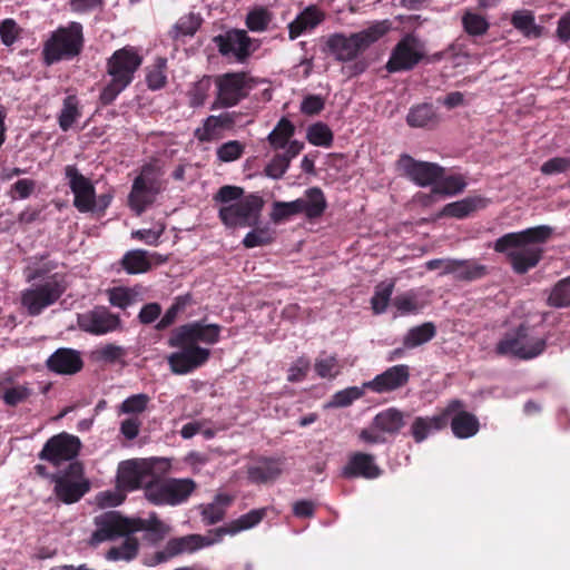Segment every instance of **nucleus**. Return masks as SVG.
I'll return each mask as SVG.
<instances>
[{
  "instance_id": "f257e3e1",
  "label": "nucleus",
  "mask_w": 570,
  "mask_h": 570,
  "mask_svg": "<svg viewBox=\"0 0 570 570\" xmlns=\"http://www.w3.org/2000/svg\"><path fill=\"white\" fill-rule=\"evenodd\" d=\"M95 525L96 530L90 539L91 544L124 538L121 544L111 547L106 554L107 559L112 561H130L137 556L139 542L134 535L136 532L144 530L155 532L167 531V525L158 520L155 514L145 520L140 518H125L116 511L96 517Z\"/></svg>"
},
{
  "instance_id": "f03ea898",
  "label": "nucleus",
  "mask_w": 570,
  "mask_h": 570,
  "mask_svg": "<svg viewBox=\"0 0 570 570\" xmlns=\"http://www.w3.org/2000/svg\"><path fill=\"white\" fill-rule=\"evenodd\" d=\"M219 325L200 322L181 325L174 330L168 338V345L178 351L167 357L171 372L184 375L204 365L210 356V351L199 346V343L213 345L219 341Z\"/></svg>"
},
{
  "instance_id": "7ed1b4c3",
  "label": "nucleus",
  "mask_w": 570,
  "mask_h": 570,
  "mask_svg": "<svg viewBox=\"0 0 570 570\" xmlns=\"http://www.w3.org/2000/svg\"><path fill=\"white\" fill-rule=\"evenodd\" d=\"M550 235L551 228L544 225L508 233L494 242L493 249L507 256L515 273L524 274L540 262L542 256L540 245Z\"/></svg>"
},
{
  "instance_id": "20e7f679",
  "label": "nucleus",
  "mask_w": 570,
  "mask_h": 570,
  "mask_svg": "<svg viewBox=\"0 0 570 570\" xmlns=\"http://www.w3.org/2000/svg\"><path fill=\"white\" fill-rule=\"evenodd\" d=\"M214 200L220 204L218 215L223 224L232 228L256 226L264 206L261 196H244L243 188L230 185L220 187Z\"/></svg>"
},
{
  "instance_id": "39448f33",
  "label": "nucleus",
  "mask_w": 570,
  "mask_h": 570,
  "mask_svg": "<svg viewBox=\"0 0 570 570\" xmlns=\"http://www.w3.org/2000/svg\"><path fill=\"white\" fill-rule=\"evenodd\" d=\"M141 63L142 57L135 47L116 50L107 61L109 80L100 94L101 101L106 105L112 102L131 83Z\"/></svg>"
},
{
  "instance_id": "423d86ee",
  "label": "nucleus",
  "mask_w": 570,
  "mask_h": 570,
  "mask_svg": "<svg viewBox=\"0 0 570 570\" xmlns=\"http://www.w3.org/2000/svg\"><path fill=\"white\" fill-rule=\"evenodd\" d=\"M390 29L387 21L372 24L360 32L344 36L335 33L327 38L326 46L331 55L338 61H351L364 51L371 43L379 40Z\"/></svg>"
},
{
  "instance_id": "0eeeda50",
  "label": "nucleus",
  "mask_w": 570,
  "mask_h": 570,
  "mask_svg": "<svg viewBox=\"0 0 570 570\" xmlns=\"http://www.w3.org/2000/svg\"><path fill=\"white\" fill-rule=\"evenodd\" d=\"M82 43L83 36L80 23L71 22L67 27L59 28L45 43L42 51L45 62L51 65L63 59H71L81 51Z\"/></svg>"
},
{
  "instance_id": "6e6552de",
  "label": "nucleus",
  "mask_w": 570,
  "mask_h": 570,
  "mask_svg": "<svg viewBox=\"0 0 570 570\" xmlns=\"http://www.w3.org/2000/svg\"><path fill=\"white\" fill-rule=\"evenodd\" d=\"M546 348V341L533 328L520 326L507 333L497 344L500 355L514 356L522 360L533 358Z\"/></svg>"
},
{
  "instance_id": "1a4fd4ad",
  "label": "nucleus",
  "mask_w": 570,
  "mask_h": 570,
  "mask_svg": "<svg viewBox=\"0 0 570 570\" xmlns=\"http://www.w3.org/2000/svg\"><path fill=\"white\" fill-rule=\"evenodd\" d=\"M165 465L160 459H131L122 461L117 470V484L125 491L145 489L158 475V470Z\"/></svg>"
},
{
  "instance_id": "9d476101",
  "label": "nucleus",
  "mask_w": 570,
  "mask_h": 570,
  "mask_svg": "<svg viewBox=\"0 0 570 570\" xmlns=\"http://www.w3.org/2000/svg\"><path fill=\"white\" fill-rule=\"evenodd\" d=\"M195 487L191 479L161 480L157 475L145 489V497L157 505H178L188 499Z\"/></svg>"
},
{
  "instance_id": "9b49d317",
  "label": "nucleus",
  "mask_w": 570,
  "mask_h": 570,
  "mask_svg": "<svg viewBox=\"0 0 570 570\" xmlns=\"http://www.w3.org/2000/svg\"><path fill=\"white\" fill-rule=\"evenodd\" d=\"M216 99L212 106L215 108H229L244 99L249 89V80L244 72H227L215 77Z\"/></svg>"
},
{
  "instance_id": "f8f14e48",
  "label": "nucleus",
  "mask_w": 570,
  "mask_h": 570,
  "mask_svg": "<svg viewBox=\"0 0 570 570\" xmlns=\"http://www.w3.org/2000/svg\"><path fill=\"white\" fill-rule=\"evenodd\" d=\"M161 190L160 173L151 165L144 166L135 179L129 194L130 207L139 215L150 205Z\"/></svg>"
},
{
  "instance_id": "ddd939ff",
  "label": "nucleus",
  "mask_w": 570,
  "mask_h": 570,
  "mask_svg": "<svg viewBox=\"0 0 570 570\" xmlns=\"http://www.w3.org/2000/svg\"><path fill=\"white\" fill-rule=\"evenodd\" d=\"M63 293L56 277L47 278L42 284H35L21 293V304L32 316L39 315L52 305Z\"/></svg>"
},
{
  "instance_id": "4468645a",
  "label": "nucleus",
  "mask_w": 570,
  "mask_h": 570,
  "mask_svg": "<svg viewBox=\"0 0 570 570\" xmlns=\"http://www.w3.org/2000/svg\"><path fill=\"white\" fill-rule=\"evenodd\" d=\"M55 492L65 503L77 502L89 490V482L83 478L79 463H71L68 470L55 478Z\"/></svg>"
},
{
  "instance_id": "2eb2a0df",
  "label": "nucleus",
  "mask_w": 570,
  "mask_h": 570,
  "mask_svg": "<svg viewBox=\"0 0 570 570\" xmlns=\"http://www.w3.org/2000/svg\"><path fill=\"white\" fill-rule=\"evenodd\" d=\"M81 448L79 438L59 433L51 436L39 453V459L48 461L53 465H60L63 462L73 460Z\"/></svg>"
},
{
  "instance_id": "dca6fc26",
  "label": "nucleus",
  "mask_w": 570,
  "mask_h": 570,
  "mask_svg": "<svg viewBox=\"0 0 570 570\" xmlns=\"http://www.w3.org/2000/svg\"><path fill=\"white\" fill-rule=\"evenodd\" d=\"M65 175L75 196L73 206L80 213L94 212L97 207V199L91 180L79 173L72 165H68L65 168Z\"/></svg>"
},
{
  "instance_id": "f3484780",
  "label": "nucleus",
  "mask_w": 570,
  "mask_h": 570,
  "mask_svg": "<svg viewBox=\"0 0 570 570\" xmlns=\"http://www.w3.org/2000/svg\"><path fill=\"white\" fill-rule=\"evenodd\" d=\"M423 56L422 43L415 37L406 36L394 48L386 67L391 72L410 70L419 63Z\"/></svg>"
},
{
  "instance_id": "a211bd4d",
  "label": "nucleus",
  "mask_w": 570,
  "mask_h": 570,
  "mask_svg": "<svg viewBox=\"0 0 570 570\" xmlns=\"http://www.w3.org/2000/svg\"><path fill=\"white\" fill-rule=\"evenodd\" d=\"M397 168L416 185L425 187L439 181L443 176V168L433 163L416 161L409 155H402L397 160Z\"/></svg>"
},
{
  "instance_id": "6ab92c4d",
  "label": "nucleus",
  "mask_w": 570,
  "mask_h": 570,
  "mask_svg": "<svg viewBox=\"0 0 570 570\" xmlns=\"http://www.w3.org/2000/svg\"><path fill=\"white\" fill-rule=\"evenodd\" d=\"M440 264H444V274H451L460 281H475L487 274V266L474 259H431L425 263V267L434 271V267Z\"/></svg>"
},
{
  "instance_id": "aec40b11",
  "label": "nucleus",
  "mask_w": 570,
  "mask_h": 570,
  "mask_svg": "<svg viewBox=\"0 0 570 570\" xmlns=\"http://www.w3.org/2000/svg\"><path fill=\"white\" fill-rule=\"evenodd\" d=\"M78 326L90 334L104 335L120 327V320L107 308L97 307L78 315Z\"/></svg>"
},
{
  "instance_id": "412c9836",
  "label": "nucleus",
  "mask_w": 570,
  "mask_h": 570,
  "mask_svg": "<svg viewBox=\"0 0 570 570\" xmlns=\"http://www.w3.org/2000/svg\"><path fill=\"white\" fill-rule=\"evenodd\" d=\"M459 407H462L461 402L454 400V401L450 402L449 405L446 406V409L440 414H436L433 416L415 417V420L413 421V423L411 425V434H412L413 439L415 440V442L420 443V442L424 441L425 439H428L433 433L445 428L449 416L451 414H454V412Z\"/></svg>"
},
{
  "instance_id": "4be33fe9",
  "label": "nucleus",
  "mask_w": 570,
  "mask_h": 570,
  "mask_svg": "<svg viewBox=\"0 0 570 570\" xmlns=\"http://www.w3.org/2000/svg\"><path fill=\"white\" fill-rule=\"evenodd\" d=\"M214 42L223 56L243 61L250 49V39L244 30H230L214 38Z\"/></svg>"
},
{
  "instance_id": "5701e85b",
  "label": "nucleus",
  "mask_w": 570,
  "mask_h": 570,
  "mask_svg": "<svg viewBox=\"0 0 570 570\" xmlns=\"http://www.w3.org/2000/svg\"><path fill=\"white\" fill-rule=\"evenodd\" d=\"M409 379L410 367L405 364H400L389 367L373 380L365 382L363 387L375 393H386L403 386L407 383Z\"/></svg>"
},
{
  "instance_id": "b1692460",
  "label": "nucleus",
  "mask_w": 570,
  "mask_h": 570,
  "mask_svg": "<svg viewBox=\"0 0 570 570\" xmlns=\"http://www.w3.org/2000/svg\"><path fill=\"white\" fill-rule=\"evenodd\" d=\"M236 122L235 112H223L208 116L203 125L195 129V137L202 141H214L223 137V131L232 129Z\"/></svg>"
},
{
  "instance_id": "393cba45",
  "label": "nucleus",
  "mask_w": 570,
  "mask_h": 570,
  "mask_svg": "<svg viewBox=\"0 0 570 570\" xmlns=\"http://www.w3.org/2000/svg\"><path fill=\"white\" fill-rule=\"evenodd\" d=\"M218 542H220V539L217 530L208 535L189 534L168 541L166 551L168 554L175 556L185 552H194L198 549L210 547Z\"/></svg>"
},
{
  "instance_id": "a878e982",
  "label": "nucleus",
  "mask_w": 570,
  "mask_h": 570,
  "mask_svg": "<svg viewBox=\"0 0 570 570\" xmlns=\"http://www.w3.org/2000/svg\"><path fill=\"white\" fill-rule=\"evenodd\" d=\"M325 18L323 11L315 6L305 8L289 24L288 37L295 40L299 36L314 30Z\"/></svg>"
},
{
  "instance_id": "bb28decb",
  "label": "nucleus",
  "mask_w": 570,
  "mask_h": 570,
  "mask_svg": "<svg viewBox=\"0 0 570 570\" xmlns=\"http://www.w3.org/2000/svg\"><path fill=\"white\" fill-rule=\"evenodd\" d=\"M47 365L59 374H75L81 370L82 360L73 350L59 348L47 360Z\"/></svg>"
},
{
  "instance_id": "cd10ccee",
  "label": "nucleus",
  "mask_w": 570,
  "mask_h": 570,
  "mask_svg": "<svg viewBox=\"0 0 570 570\" xmlns=\"http://www.w3.org/2000/svg\"><path fill=\"white\" fill-rule=\"evenodd\" d=\"M343 474L347 478L362 476L365 479H375L380 476L381 469L375 464L372 455L355 453L344 466Z\"/></svg>"
},
{
  "instance_id": "c85d7f7f",
  "label": "nucleus",
  "mask_w": 570,
  "mask_h": 570,
  "mask_svg": "<svg viewBox=\"0 0 570 570\" xmlns=\"http://www.w3.org/2000/svg\"><path fill=\"white\" fill-rule=\"evenodd\" d=\"M295 203L299 204L298 215L303 214L308 219L322 216L327 206L324 193L317 187L308 188L303 197L295 199Z\"/></svg>"
},
{
  "instance_id": "c756f323",
  "label": "nucleus",
  "mask_w": 570,
  "mask_h": 570,
  "mask_svg": "<svg viewBox=\"0 0 570 570\" xmlns=\"http://www.w3.org/2000/svg\"><path fill=\"white\" fill-rule=\"evenodd\" d=\"M157 254H150L142 249H132L127 252L121 261L124 269L128 274H141L148 272L153 264H158L161 261Z\"/></svg>"
},
{
  "instance_id": "7c9ffc66",
  "label": "nucleus",
  "mask_w": 570,
  "mask_h": 570,
  "mask_svg": "<svg viewBox=\"0 0 570 570\" xmlns=\"http://www.w3.org/2000/svg\"><path fill=\"white\" fill-rule=\"evenodd\" d=\"M283 461L279 459H262L248 468V478L255 483L273 481L281 475Z\"/></svg>"
},
{
  "instance_id": "2f4dec72",
  "label": "nucleus",
  "mask_w": 570,
  "mask_h": 570,
  "mask_svg": "<svg viewBox=\"0 0 570 570\" xmlns=\"http://www.w3.org/2000/svg\"><path fill=\"white\" fill-rule=\"evenodd\" d=\"M422 289H410L396 295L393 306L400 315L417 314L424 308L426 302L422 299Z\"/></svg>"
},
{
  "instance_id": "473e14b6",
  "label": "nucleus",
  "mask_w": 570,
  "mask_h": 570,
  "mask_svg": "<svg viewBox=\"0 0 570 570\" xmlns=\"http://www.w3.org/2000/svg\"><path fill=\"white\" fill-rule=\"evenodd\" d=\"M373 421L375 428L381 430L384 435H394L404 425V414L395 407H390L376 414Z\"/></svg>"
},
{
  "instance_id": "72a5a7b5",
  "label": "nucleus",
  "mask_w": 570,
  "mask_h": 570,
  "mask_svg": "<svg viewBox=\"0 0 570 570\" xmlns=\"http://www.w3.org/2000/svg\"><path fill=\"white\" fill-rule=\"evenodd\" d=\"M265 515V509L252 510L246 514L240 515L226 527L217 529L219 539L222 540L225 534L234 535L240 531L252 529L258 524Z\"/></svg>"
},
{
  "instance_id": "f704fd0d",
  "label": "nucleus",
  "mask_w": 570,
  "mask_h": 570,
  "mask_svg": "<svg viewBox=\"0 0 570 570\" xmlns=\"http://www.w3.org/2000/svg\"><path fill=\"white\" fill-rule=\"evenodd\" d=\"M512 26L525 38L535 39L542 35L543 28L535 23V18L530 10H517L511 17Z\"/></svg>"
},
{
  "instance_id": "c9c22d12",
  "label": "nucleus",
  "mask_w": 570,
  "mask_h": 570,
  "mask_svg": "<svg viewBox=\"0 0 570 570\" xmlns=\"http://www.w3.org/2000/svg\"><path fill=\"white\" fill-rule=\"evenodd\" d=\"M81 106L75 95H68L62 101V107L58 115V124L62 131H68L81 117Z\"/></svg>"
},
{
  "instance_id": "e433bc0d",
  "label": "nucleus",
  "mask_w": 570,
  "mask_h": 570,
  "mask_svg": "<svg viewBox=\"0 0 570 570\" xmlns=\"http://www.w3.org/2000/svg\"><path fill=\"white\" fill-rule=\"evenodd\" d=\"M460 409L461 407L454 412L455 415L452 417V432L459 439H468L476 434L479 431V421L471 413L464 411L458 412Z\"/></svg>"
},
{
  "instance_id": "4c0bfd02",
  "label": "nucleus",
  "mask_w": 570,
  "mask_h": 570,
  "mask_svg": "<svg viewBox=\"0 0 570 570\" xmlns=\"http://www.w3.org/2000/svg\"><path fill=\"white\" fill-rule=\"evenodd\" d=\"M483 206V199L480 197H466L464 199L450 203L443 207L440 216L454 218H464L473 213L476 208Z\"/></svg>"
},
{
  "instance_id": "58836bf2",
  "label": "nucleus",
  "mask_w": 570,
  "mask_h": 570,
  "mask_svg": "<svg viewBox=\"0 0 570 570\" xmlns=\"http://www.w3.org/2000/svg\"><path fill=\"white\" fill-rule=\"evenodd\" d=\"M230 502V495L217 494L213 502L202 505L203 521L207 524H215L219 522L224 518L226 508Z\"/></svg>"
},
{
  "instance_id": "ea45409f",
  "label": "nucleus",
  "mask_w": 570,
  "mask_h": 570,
  "mask_svg": "<svg viewBox=\"0 0 570 570\" xmlns=\"http://www.w3.org/2000/svg\"><path fill=\"white\" fill-rule=\"evenodd\" d=\"M410 127H426L436 122V114L430 104H421L410 109L406 116Z\"/></svg>"
},
{
  "instance_id": "a19ab883",
  "label": "nucleus",
  "mask_w": 570,
  "mask_h": 570,
  "mask_svg": "<svg viewBox=\"0 0 570 570\" xmlns=\"http://www.w3.org/2000/svg\"><path fill=\"white\" fill-rule=\"evenodd\" d=\"M435 335V327L432 323H424L409 330L404 336L403 344L407 348H414L429 341Z\"/></svg>"
},
{
  "instance_id": "79ce46f5",
  "label": "nucleus",
  "mask_w": 570,
  "mask_h": 570,
  "mask_svg": "<svg viewBox=\"0 0 570 570\" xmlns=\"http://www.w3.org/2000/svg\"><path fill=\"white\" fill-rule=\"evenodd\" d=\"M294 125L288 119L282 118L276 127L269 132L267 140L274 149H283L294 135Z\"/></svg>"
},
{
  "instance_id": "37998d69",
  "label": "nucleus",
  "mask_w": 570,
  "mask_h": 570,
  "mask_svg": "<svg viewBox=\"0 0 570 570\" xmlns=\"http://www.w3.org/2000/svg\"><path fill=\"white\" fill-rule=\"evenodd\" d=\"M314 370L321 379L333 380L340 375L342 365L336 356L322 354L315 360Z\"/></svg>"
},
{
  "instance_id": "c03bdc74",
  "label": "nucleus",
  "mask_w": 570,
  "mask_h": 570,
  "mask_svg": "<svg viewBox=\"0 0 570 570\" xmlns=\"http://www.w3.org/2000/svg\"><path fill=\"white\" fill-rule=\"evenodd\" d=\"M365 387L350 386L336 392L324 405L325 409L346 407L363 396Z\"/></svg>"
},
{
  "instance_id": "a18cd8bd",
  "label": "nucleus",
  "mask_w": 570,
  "mask_h": 570,
  "mask_svg": "<svg viewBox=\"0 0 570 570\" xmlns=\"http://www.w3.org/2000/svg\"><path fill=\"white\" fill-rule=\"evenodd\" d=\"M466 186V181L461 175H451L441 177L432 189L434 195H455L461 193Z\"/></svg>"
},
{
  "instance_id": "49530a36",
  "label": "nucleus",
  "mask_w": 570,
  "mask_h": 570,
  "mask_svg": "<svg viewBox=\"0 0 570 570\" xmlns=\"http://www.w3.org/2000/svg\"><path fill=\"white\" fill-rule=\"evenodd\" d=\"M273 19L272 12L263 7L250 10L246 17V26L250 31L262 32L268 28Z\"/></svg>"
},
{
  "instance_id": "de8ad7c7",
  "label": "nucleus",
  "mask_w": 570,
  "mask_h": 570,
  "mask_svg": "<svg viewBox=\"0 0 570 570\" xmlns=\"http://www.w3.org/2000/svg\"><path fill=\"white\" fill-rule=\"evenodd\" d=\"M462 24L465 32L474 37L483 36L490 27L485 17L472 11H466L463 14Z\"/></svg>"
},
{
  "instance_id": "09e8293b",
  "label": "nucleus",
  "mask_w": 570,
  "mask_h": 570,
  "mask_svg": "<svg viewBox=\"0 0 570 570\" xmlns=\"http://www.w3.org/2000/svg\"><path fill=\"white\" fill-rule=\"evenodd\" d=\"M548 304L553 307L570 306V277L559 281L552 288Z\"/></svg>"
},
{
  "instance_id": "8fccbe9b",
  "label": "nucleus",
  "mask_w": 570,
  "mask_h": 570,
  "mask_svg": "<svg viewBox=\"0 0 570 570\" xmlns=\"http://www.w3.org/2000/svg\"><path fill=\"white\" fill-rule=\"evenodd\" d=\"M212 85L213 80L207 76L194 82L188 90L189 105L191 107L203 106L208 97Z\"/></svg>"
},
{
  "instance_id": "3c124183",
  "label": "nucleus",
  "mask_w": 570,
  "mask_h": 570,
  "mask_svg": "<svg viewBox=\"0 0 570 570\" xmlns=\"http://www.w3.org/2000/svg\"><path fill=\"white\" fill-rule=\"evenodd\" d=\"M393 289V282L381 283L376 286L371 299L372 308L375 314H382L386 311Z\"/></svg>"
},
{
  "instance_id": "603ef678",
  "label": "nucleus",
  "mask_w": 570,
  "mask_h": 570,
  "mask_svg": "<svg viewBox=\"0 0 570 570\" xmlns=\"http://www.w3.org/2000/svg\"><path fill=\"white\" fill-rule=\"evenodd\" d=\"M33 391L29 384L10 385L3 389V402L9 406H16L27 401Z\"/></svg>"
},
{
  "instance_id": "864d4df0",
  "label": "nucleus",
  "mask_w": 570,
  "mask_h": 570,
  "mask_svg": "<svg viewBox=\"0 0 570 570\" xmlns=\"http://www.w3.org/2000/svg\"><path fill=\"white\" fill-rule=\"evenodd\" d=\"M306 138L314 146L330 147L333 134L327 125L316 122L308 127Z\"/></svg>"
},
{
  "instance_id": "5fc2aeb1",
  "label": "nucleus",
  "mask_w": 570,
  "mask_h": 570,
  "mask_svg": "<svg viewBox=\"0 0 570 570\" xmlns=\"http://www.w3.org/2000/svg\"><path fill=\"white\" fill-rule=\"evenodd\" d=\"M202 23L198 14L188 13L179 18L175 23L171 33L174 38L193 36Z\"/></svg>"
},
{
  "instance_id": "6e6d98bb",
  "label": "nucleus",
  "mask_w": 570,
  "mask_h": 570,
  "mask_svg": "<svg viewBox=\"0 0 570 570\" xmlns=\"http://www.w3.org/2000/svg\"><path fill=\"white\" fill-rule=\"evenodd\" d=\"M138 292L128 287H115L108 292V299L112 306L126 308L137 302Z\"/></svg>"
},
{
  "instance_id": "4d7b16f0",
  "label": "nucleus",
  "mask_w": 570,
  "mask_h": 570,
  "mask_svg": "<svg viewBox=\"0 0 570 570\" xmlns=\"http://www.w3.org/2000/svg\"><path fill=\"white\" fill-rule=\"evenodd\" d=\"M167 60L165 58H157L153 67L148 70L146 80L150 89L157 90L165 86Z\"/></svg>"
},
{
  "instance_id": "13d9d810",
  "label": "nucleus",
  "mask_w": 570,
  "mask_h": 570,
  "mask_svg": "<svg viewBox=\"0 0 570 570\" xmlns=\"http://www.w3.org/2000/svg\"><path fill=\"white\" fill-rule=\"evenodd\" d=\"M244 151V144L238 140H229L216 149V156L220 163H232L239 159Z\"/></svg>"
},
{
  "instance_id": "bf43d9fd",
  "label": "nucleus",
  "mask_w": 570,
  "mask_h": 570,
  "mask_svg": "<svg viewBox=\"0 0 570 570\" xmlns=\"http://www.w3.org/2000/svg\"><path fill=\"white\" fill-rule=\"evenodd\" d=\"M150 397L147 394H134L122 401L119 405V413L140 414L147 409Z\"/></svg>"
},
{
  "instance_id": "052dcab7",
  "label": "nucleus",
  "mask_w": 570,
  "mask_h": 570,
  "mask_svg": "<svg viewBox=\"0 0 570 570\" xmlns=\"http://www.w3.org/2000/svg\"><path fill=\"white\" fill-rule=\"evenodd\" d=\"M189 303H190L189 296L177 297L175 299V302L173 303V305L166 311L164 316L159 320V322L156 325V328L164 330V328L168 327L169 325H171L175 322L178 313L184 311Z\"/></svg>"
},
{
  "instance_id": "680f3d73",
  "label": "nucleus",
  "mask_w": 570,
  "mask_h": 570,
  "mask_svg": "<svg viewBox=\"0 0 570 570\" xmlns=\"http://www.w3.org/2000/svg\"><path fill=\"white\" fill-rule=\"evenodd\" d=\"M299 204H296L295 200L293 202H275L272 206L271 212V219L274 223H281L284 222L293 216L298 215V207Z\"/></svg>"
},
{
  "instance_id": "e2e57ef3",
  "label": "nucleus",
  "mask_w": 570,
  "mask_h": 570,
  "mask_svg": "<svg viewBox=\"0 0 570 570\" xmlns=\"http://www.w3.org/2000/svg\"><path fill=\"white\" fill-rule=\"evenodd\" d=\"M274 233L268 227L255 228L246 234L243 244L247 248H254L272 242Z\"/></svg>"
},
{
  "instance_id": "0e129e2a",
  "label": "nucleus",
  "mask_w": 570,
  "mask_h": 570,
  "mask_svg": "<svg viewBox=\"0 0 570 570\" xmlns=\"http://www.w3.org/2000/svg\"><path fill=\"white\" fill-rule=\"evenodd\" d=\"M21 28L11 19H4L0 22V39L6 47L12 46L20 37Z\"/></svg>"
},
{
  "instance_id": "69168bd1",
  "label": "nucleus",
  "mask_w": 570,
  "mask_h": 570,
  "mask_svg": "<svg viewBox=\"0 0 570 570\" xmlns=\"http://www.w3.org/2000/svg\"><path fill=\"white\" fill-rule=\"evenodd\" d=\"M125 490L117 485V489L102 491L97 494L96 502L101 508L117 507L125 500Z\"/></svg>"
},
{
  "instance_id": "338daca9",
  "label": "nucleus",
  "mask_w": 570,
  "mask_h": 570,
  "mask_svg": "<svg viewBox=\"0 0 570 570\" xmlns=\"http://www.w3.org/2000/svg\"><path fill=\"white\" fill-rule=\"evenodd\" d=\"M289 167L288 157L276 155L265 168L266 176L273 179H279Z\"/></svg>"
},
{
  "instance_id": "774afa93",
  "label": "nucleus",
  "mask_w": 570,
  "mask_h": 570,
  "mask_svg": "<svg viewBox=\"0 0 570 570\" xmlns=\"http://www.w3.org/2000/svg\"><path fill=\"white\" fill-rule=\"evenodd\" d=\"M570 168V158L554 157L541 166V173L544 175H556L567 171Z\"/></svg>"
}]
</instances>
